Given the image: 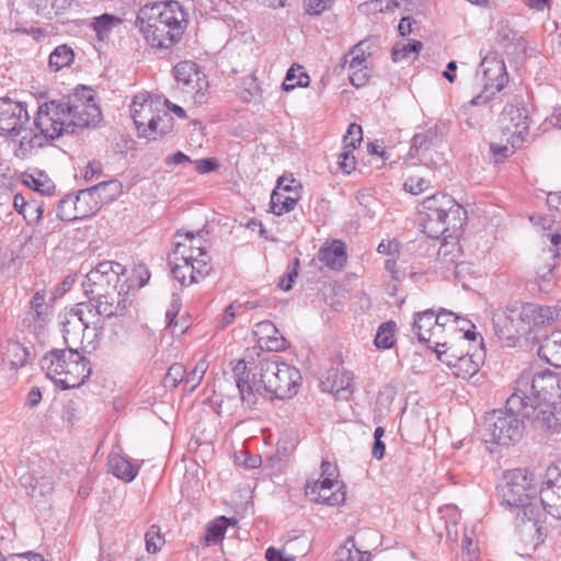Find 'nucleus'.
Wrapping results in <instances>:
<instances>
[{
  "instance_id": "6",
  "label": "nucleus",
  "mask_w": 561,
  "mask_h": 561,
  "mask_svg": "<svg viewBox=\"0 0 561 561\" xmlns=\"http://www.w3.org/2000/svg\"><path fill=\"white\" fill-rule=\"evenodd\" d=\"M523 408L508 405V399L504 409L489 413L484 422L485 443L490 444L491 453L497 447L510 446L518 443L524 433Z\"/></svg>"
},
{
  "instance_id": "9",
  "label": "nucleus",
  "mask_w": 561,
  "mask_h": 561,
  "mask_svg": "<svg viewBox=\"0 0 561 561\" xmlns=\"http://www.w3.org/2000/svg\"><path fill=\"white\" fill-rule=\"evenodd\" d=\"M499 124L507 142H512L513 146H522L529 134V110L523 101L514 99L504 105Z\"/></svg>"
},
{
  "instance_id": "32",
  "label": "nucleus",
  "mask_w": 561,
  "mask_h": 561,
  "mask_svg": "<svg viewBox=\"0 0 561 561\" xmlns=\"http://www.w3.org/2000/svg\"><path fill=\"white\" fill-rule=\"evenodd\" d=\"M524 313H526L525 304L517 301L507 306L506 311L504 312L508 320H514L512 324L520 336L527 335L531 332L529 320L524 317Z\"/></svg>"
},
{
  "instance_id": "21",
  "label": "nucleus",
  "mask_w": 561,
  "mask_h": 561,
  "mask_svg": "<svg viewBox=\"0 0 561 561\" xmlns=\"http://www.w3.org/2000/svg\"><path fill=\"white\" fill-rule=\"evenodd\" d=\"M558 257L559 252L557 249L543 250L538 256V262L535 268L538 286L541 291H549L553 286L552 273L557 266Z\"/></svg>"
},
{
  "instance_id": "8",
  "label": "nucleus",
  "mask_w": 561,
  "mask_h": 561,
  "mask_svg": "<svg viewBox=\"0 0 561 561\" xmlns=\"http://www.w3.org/2000/svg\"><path fill=\"white\" fill-rule=\"evenodd\" d=\"M501 504L523 511L525 507H535L533 499L536 494L534 476L526 468H516L503 473L496 486Z\"/></svg>"
},
{
  "instance_id": "57",
  "label": "nucleus",
  "mask_w": 561,
  "mask_h": 561,
  "mask_svg": "<svg viewBox=\"0 0 561 561\" xmlns=\"http://www.w3.org/2000/svg\"><path fill=\"white\" fill-rule=\"evenodd\" d=\"M435 320H437V325L440 328L448 332L456 333V324L459 323V317L454 312L443 310L439 313H435Z\"/></svg>"
},
{
  "instance_id": "1",
  "label": "nucleus",
  "mask_w": 561,
  "mask_h": 561,
  "mask_svg": "<svg viewBox=\"0 0 561 561\" xmlns=\"http://www.w3.org/2000/svg\"><path fill=\"white\" fill-rule=\"evenodd\" d=\"M255 369L249 370L244 359H238L232 367L241 401L248 408L254 407L260 397L284 400L297 393L300 371L280 362L278 355L260 360Z\"/></svg>"
},
{
  "instance_id": "34",
  "label": "nucleus",
  "mask_w": 561,
  "mask_h": 561,
  "mask_svg": "<svg viewBox=\"0 0 561 561\" xmlns=\"http://www.w3.org/2000/svg\"><path fill=\"white\" fill-rule=\"evenodd\" d=\"M476 355L469 351L461 352V356L458 360L454 375L458 378L470 379L473 377L480 368V359L474 358Z\"/></svg>"
},
{
  "instance_id": "17",
  "label": "nucleus",
  "mask_w": 561,
  "mask_h": 561,
  "mask_svg": "<svg viewBox=\"0 0 561 561\" xmlns=\"http://www.w3.org/2000/svg\"><path fill=\"white\" fill-rule=\"evenodd\" d=\"M171 273L173 277L182 285L190 286L204 279L211 271L210 261L206 259L197 260H172Z\"/></svg>"
},
{
  "instance_id": "50",
  "label": "nucleus",
  "mask_w": 561,
  "mask_h": 561,
  "mask_svg": "<svg viewBox=\"0 0 561 561\" xmlns=\"http://www.w3.org/2000/svg\"><path fill=\"white\" fill-rule=\"evenodd\" d=\"M185 367L180 363L171 365L165 374L164 383L167 387H178L180 382L185 385Z\"/></svg>"
},
{
  "instance_id": "28",
  "label": "nucleus",
  "mask_w": 561,
  "mask_h": 561,
  "mask_svg": "<svg viewBox=\"0 0 561 561\" xmlns=\"http://www.w3.org/2000/svg\"><path fill=\"white\" fill-rule=\"evenodd\" d=\"M514 320H508L504 313L494 317V332L504 346H515L520 337L517 330L512 324Z\"/></svg>"
},
{
  "instance_id": "29",
  "label": "nucleus",
  "mask_w": 561,
  "mask_h": 561,
  "mask_svg": "<svg viewBox=\"0 0 561 561\" xmlns=\"http://www.w3.org/2000/svg\"><path fill=\"white\" fill-rule=\"evenodd\" d=\"M370 557L369 551L358 549L355 539L348 537L335 551L333 561H369Z\"/></svg>"
},
{
  "instance_id": "15",
  "label": "nucleus",
  "mask_w": 561,
  "mask_h": 561,
  "mask_svg": "<svg viewBox=\"0 0 561 561\" xmlns=\"http://www.w3.org/2000/svg\"><path fill=\"white\" fill-rule=\"evenodd\" d=\"M30 121L26 106L9 98L0 99V135L18 136Z\"/></svg>"
},
{
  "instance_id": "20",
  "label": "nucleus",
  "mask_w": 561,
  "mask_h": 561,
  "mask_svg": "<svg viewBox=\"0 0 561 561\" xmlns=\"http://www.w3.org/2000/svg\"><path fill=\"white\" fill-rule=\"evenodd\" d=\"M538 512L535 507H525L523 511H517L516 529L522 541L528 545L537 546L542 541L541 527L538 524Z\"/></svg>"
},
{
  "instance_id": "37",
  "label": "nucleus",
  "mask_w": 561,
  "mask_h": 561,
  "mask_svg": "<svg viewBox=\"0 0 561 561\" xmlns=\"http://www.w3.org/2000/svg\"><path fill=\"white\" fill-rule=\"evenodd\" d=\"M298 202V196H288L285 193L274 190L271 195L270 207L273 214L280 216L293 210Z\"/></svg>"
},
{
  "instance_id": "47",
  "label": "nucleus",
  "mask_w": 561,
  "mask_h": 561,
  "mask_svg": "<svg viewBox=\"0 0 561 561\" xmlns=\"http://www.w3.org/2000/svg\"><path fill=\"white\" fill-rule=\"evenodd\" d=\"M422 43L420 41H412L408 44H397L393 46L391 55L392 60L394 62L407 59L411 56V54H419L422 48Z\"/></svg>"
},
{
  "instance_id": "2",
  "label": "nucleus",
  "mask_w": 561,
  "mask_h": 561,
  "mask_svg": "<svg viewBox=\"0 0 561 561\" xmlns=\"http://www.w3.org/2000/svg\"><path fill=\"white\" fill-rule=\"evenodd\" d=\"M102 118L93 90L78 87L73 93L39 105L34 126L45 139H57L64 134L96 126Z\"/></svg>"
},
{
  "instance_id": "26",
  "label": "nucleus",
  "mask_w": 561,
  "mask_h": 561,
  "mask_svg": "<svg viewBox=\"0 0 561 561\" xmlns=\"http://www.w3.org/2000/svg\"><path fill=\"white\" fill-rule=\"evenodd\" d=\"M107 467L108 471L113 473V476L125 482H131L139 470L137 465L133 463L128 458L117 454L110 455Z\"/></svg>"
},
{
  "instance_id": "14",
  "label": "nucleus",
  "mask_w": 561,
  "mask_h": 561,
  "mask_svg": "<svg viewBox=\"0 0 561 561\" xmlns=\"http://www.w3.org/2000/svg\"><path fill=\"white\" fill-rule=\"evenodd\" d=\"M162 107L159 99H153L149 93L142 92L134 96L130 105V115L139 135L148 136L149 129H154V116Z\"/></svg>"
},
{
  "instance_id": "51",
  "label": "nucleus",
  "mask_w": 561,
  "mask_h": 561,
  "mask_svg": "<svg viewBox=\"0 0 561 561\" xmlns=\"http://www.w3.org/2000/svg\"><path fill=\"white\" fill-rule=\"evenodd\" d=\"M365 46V44H356L347 55L344 57V66L347 65L348 69L355 68H364L366 67V57L360 49Z\"/></svg>"
},
{
  "instance_id": "35",
  "label": "nucleus",
  "mask_w": 561,
  "mask_h": 561,
  "mask_svg": "<svg viewBox=\"0 0 561 561\" xmlns=\"http://www.w3.org/2000/svg\"><path fill=\"white\" fill-rule=\"evenodd\" d=\"M28 355V351L23 344L16 341L9 342L4 354V360L11 368L18 369L27 363Z\"/></svg>"
},
{
  "instance_id": "55",
  "label": "nucleus",
  "mask_w": 561,
  "mask_h": 561,
  "mask_svg": "<svg viewBox=\"0 0 561 561\" xmlns=\"http://www.w3.org/2000/svg\"><path fill=\"white\" fill-rule=\"evenodd\" d=\"M363 140L362 127L357 124H351L347 128V133L344 136V148L355 149Z\"/></svg>"
},
{
  "instance_id": "58",
  "label": "nucleus",
  "mask_w": 561,
  "mask_h": 561,
  "mask_svg": "<svg viewBox=\"0 0 561 561\" xmlns=\"http://www.w3.org/2000/svg\"><path fill=\"white\" fill-rule=\"evenodd\" d=\"M403 186L407 192L417 195L430 187V181L419 175H411L405 180Z\"/></svg>"
},
{
  "instance_id": "11",
  "label": "nucleus",
  "mask_w": 561,
  "mask_h": 561,
  "mask_svg": "<svg viewBox=\"0 0 561 561\" xmlns=\"http://www.w3.org/2000/svg\"><path fill=\"white\" fill-rule=\"evenodd\" d=\"M103 205L92 186L79 191L76 198L65 197L59 201L57 216L65 221L83 219L95 214Z\"/></svg>"
},
{
  "instance_id": "63",
  "label": "nucleus",
  "mask_w": 561,
  "mask_h": 561,
  "mask_svg": "<svg viewBox=\"0 0 561 561\" xmlns=\"http://www.w3.org/2000/svg\"><path fill=\"white\" fill-rule=\"evenodd\" d=\"M470 327H473L470 321L459 318V323L456 324V333L459 343L467 344V341L474 340L476 335L470 331Z\"/></svg>"
},
{
  "instance_id": "60",
  "label": "nucleus",
  "mask_w": 561,
  "mask_h": 561,
  "mask_svg": "<svg viewBox=\"0 0 561 561\" xmlns=\"http://www.w3.org/2000/svg\"><path fill=\"white\" fill-rule=\"evenodd\" d=\"M542 486L561 488V467L551 463L546 469Z\"/></svg>"
},
{
  "instance_id": "24",
  "label": "nucleus",
  "mask_w": 561,
  "mask_h": 561,
  "mask_svg": "<svg viewBox=\"0 0 561 561\" xmlns=\"http://www.w3.org/2000/svg\"><path fill=\"white\" fill-rule=\"evenodd\" d=\"M173 75L178 83H181L186 91L198 92L201 87V73L197 65L193 61H181L173 68Z\"/></svg>"
},
{
  "instance_id": "48",
  "label": "nucleus",
  "mask_w": 561,
  "mask_h": 561,
  "mask_svg": "<svg viewBox=\"0 0 561 561\" xmlns=\"http://www.w3.org/2000/svg\"><path fill=\"white\" fill-rule=\"evenodd\" d=\"M456 351L457 345L453 342L439 350H436L437 358L442 363L446 364L453 370V373L455 371L458 360L461 356V354H456Z\"/></svg>"
},
{
  "instance_id": "39",
  "label": "nucleus",
  "mask_w": 561,
  "mask_h": 561,
  "mask_svg": "<svg viewBox=\"0 0 561 561\" xmlns=\"http://www.w3.org/2000/svg\"><path fill=\"white\" fill-rule=\"evenodd\" d=\"M449 334L453 333L436 325L428 334L424 332L419 333V341L427 344L430 348L434 347L436 351L451 343V340L447 337Z\"/></svg>"
},
{
  "instance_id": "54",
  "label": "nucleus",
  "mask_w": 561,
  "mask_h": 561,
  "mask_svg": "<svg viewBox=\"0 0 561 561\" xmlns=\"http://www.w3.org/2000/svg\"><path fill=\"white\" fill-rule=\"evenodd\" d=\"M14 207L18 209L19 213L23 214L24 217H26L27 213H36V219H39L43 214V207L42 205L37 204L36 202H25L24 197L21 195L14 196Z\"/></svg>"
},
{
  "instance_id": "4",
  "label": "nucleus",
  "mask_w": 561,
  "mask_h": 561,
  "mask_svg": "<svg viewBox=\"0 0 561 561\" xmlns=\"http://www.w3.org/2000/svg\"><path fill=\"white\" fill-rule=\"evenodd\" d=\"M423 232L431 239H458L467 220V210L447 194H434L422 203Z\"/></svg>"
},
{
  "instance_id": "18",
  "label": "nucleus",
  "mask_w": 561,
  "mask_h": 561,
  "mask_svg": "<svg viewBox=\"0 0 561 561\" xmlns=\"http://www.w3.org/2000/svg\"><path fill=\"white\" fill-rule=\"evenodd\" d=\"M91 300L95 301L98 312L104 318L122 316L130 304L129 286L122 283L118 287L107 290L102 296H96Z\"/></svg>"
},
{
  "instance_id": "7",
  "label": "nucleus",
  "mask_w": 561,
  "mask_h": 561,
  "mask_svg": "<svg viewBox=\"0 0 561 561\" xmlns=\"http://www.w3.org/2000/svg\"><path fill=\"white\" fill-rule=\"evenodd\" d=\"M558 382L557 376L548 369L526 368L515 382L514 392L508 397V405L522 408L525 403L547 400Z\"/></svg>"
},
{
  "instance_id": "42",
  "label": "nucleus",
  "mask_w": 561,
  "mask_h": 561,
  "mask_svg": "<svg viewBox=\"0 0 561 561\" xmlns=\"http://www.w3.org/2000/svg\"><path fill=\"white\" fill-rule=\"evenodd\" d=\"M396 323L393 321L383 322L379 325L375 336L377 348L389 350L394 344Z\"/></svg>"
},
{
  "instance_id": "62",
  "label": "nucleus",
  "mask_w": 561,
  "mask_h": 561,
  "mask_svg": "<svg viewBox=\"0 0 561 561\" xmlns=\"http://www.w3.org/2000/svg\"><path fill=\"white\" fill-rule=\"evenodd\" d=\"M241 304L233 301L230 304L217 319V328L220 330L226 329L236 319V310L240 308Z\"/></svg>"
},
{
  "instance_id": "59",
  "label": "nucleus",
  "mask_w": 561,
  "mask_h": 561,
  "mask_svg": "<svg viewBox=\"0 0 561 561\" xmlns=\"http://www.w3.org/2000/svg\"><path fill=\"white\" fill-rule=\"evenodd\" d=\"M42 145V139L38 135H34L31 138L23 136L20 140L18 149L15 150V156L19 158H26L33 148Z\"/></svg>"
},
{
  "instance_id": "23",
  "label": "nucleus",
  "mask_w": 561,
  "mask_h": 561,
  "mask_svg": "<svg viewBox=\"0 0 561 561\" xmlns=\"http://www.w3.org/2000/svg\"><path fill=\"white\" fill-rule=\"evenodd\" d=\"M253 334L256 336L259 346L268 352H277L285 346V339L274 323L268 320L256 323Z\"/></svg>"
},
{
  "instance_id": "36",
  "label": "nucleus",
  "mask_w": 561,
  "mask_h": 561,
  "mask_svg": "<svg viewBox=\"0 0 561 561\" xmlns=\"http://www.w3.org/2000/svg\"><path fill=\"white\" fill-rule=\"evenodd\" d=\"M103 204L110 203L123 193V184L118 180H110L92 186Z\"/></svg>"
},
{
  "instance_id": "41",
  "label": "nucleus",
  "mask_w": 561,
  "mask_h": 561,
  "mask_svg": "<svg viewBox=\"0 0 561 561\" xmlns=\"http://www.w3.org/2000/svg\"><path fill=\"white\" fill-rule=\"evenodd\" d=\"M309 76L302 71L301 66H291L286 73L285 80L283 82V89L285 91H291L297 87L305 88L309 84Z\"/></svg>"
},
{
  "instance_id": "22",
  "label": "nucleus",
  "mask_w": 561,
  "mask_h": 561,
  "mask_svg": "<svg viewBox=\"0 0 561 561\" xmlns=\"http://www.w3.org/2000/svg\"><path fill=\"white\" fill-rule=\"evenodd\" d=\"M318 260L330 270H342L347 262L345 243L337 239L324 242L318 252Z\"/></svg>"
},
{
  "instance_id": "52",
  "label": "nucleus",
  "mask_w": 561,
  "mask_h": 561,
  "mask_svg": "<svg viewBox=\"0 0 561 561\" xmlns=\"http://www.w3.org/2000/svg\"><path fill=\"white\" fill-rule=\"evenodd\" d=\"M25 182L30 187H33L36 192L44 195H50L55 190L53 181L43 174H39L37 178L31 175L30 180H26Z\"/></svg>"
},
{
  "instance_id": "3",
  "label": "nucleus",
  "mask_w": 561,
  "mask_h": 561,
  "mask_svg": "<svg viewBox=\"0 0 561 561\" xmlns=\"http://www.w3.org/2000/svg\"><path fill=\"white\" fill-rule=\"evenodd\" d=\"M188 23V14L179 1L148 2L139 8L135 26L154 49H170L178 44Z\"/></svg>"
},
{
  "instance_id": "44",
  "label": "nucleus",
  "mask_w": 561,
  "mask_h": 561,
  "mask_svg": "<svg viewBox=\"0 0 561 561\" xmlns=\"http://www.w3.org/2000/svg\"><path fill=\"white\" fill-rule=\"evenodd\" d=\"M173 125L174 121L171 114L165 108L161 107L157 116H154V129H149L147 137L167 135L172 131Z\"/></svg>"
},
{
  "instance_id": "16",
  "label": "nucleus",
  "mask_w": 561,
  "mask_h": 561,
  "mask_svg": "<svg viewBox=\"0 0 561 561\" xmlns=\"http://www.w3.org/2000/svg\"><path fill=\"white\" fill-rule=\"evenodd\" d=\"M344 483L333 478L307 483L306 495L316 503L339 506L345 502Z\"/></svg>"
},
{
  "instance_id": "45",
  "label": "nucleus",
  "mask_w": 561,
  "mask_h": 561,
  "mask_svg": "<svg viewBox=\"0 0 561 561\" xmlns=\"http://www.w3.org/2000/svg\"><path fill=\"white\" fill-rule=\"evenodd\" d=\"M16 474H19V481L27 494L34 496L37 489L42 486L44 477H38L35 472L27 471L24 466L18 468Z\"/></svg>"
},
{
  "instance_id": "56",
  "label": "nucleus",
  "mask_w": 561,
  "mask_h": 561,
  "mask_svg": "<svg viewBox=\"0 0 561 561\" xmlns=\"http://www.w3.org/2000/svg\"><path fill=\"white\" fill-rule=\"evenodd\" d=\"M435 136L432 129L415 134L412 139L411 151L415 150L419 152L420 150H426L435 139Z\"/></svg>"
},
{
  "instance_id": "30",
  "label": "nucleus",
  "mask_w": 561,
  "mask_h": 561,
  "mask_svg": "<svg viewBox=\"0 0 561 561\" xmlns=\"http://www.w3.org/2000/svg\"><path fill=\"white\" fill-rule=\"evenodd\" d=\"M540 502L549 515L561 519V488L542 486Z\"/></svg>"
},
{
  "instance_id": "10",
  "label": "nucleus",
  "mask_w": 561,
  "mask_h": 561,
  "mask_svg": "<svg viewBox=\"0 0 561 561\" xmlns=\"http://www.w3.org/2000/svg\"><path fill=\"white\" fill-rule=\"evenodd\" d=\"M125 267L117 262L104 261L99 263L87 274L85 280L82 283L85 295L92 299L118 287L122 284L121 276L125 274Z\"/></svg>"
},
{
  "instance_id": "43",
  "label": "nucleus",
  "mask_w": 561,
  "mask_h": 561,
  "mask_svg": "<svg viewBox=\"0 0 561 561\" xmlns=\"http://www.w3.org/2000/svg\"><path fill=\"white\" fill-rule=\"evenodd\" d=\"M122 23V19L113 14L104 13L94 18L92 27L95 31L99 39H103L108 35L110 31Z\"/></svg>"
},
{
  "instance_id": "49",
  "label": "nucleus",
  "mask_w": 561,
  "mask_h": 561,
  "mask_svg": "<svg viewBox=\"0 0 561 561\" xmlns=\"http://www.w3.org/2000/svg\"><path fill=\"white\" fill-rule=\"evenodd\" d=\"M206 371V364L205 362L201 360L195 365V367L188 373H185V389L190 392L194 391L196 387L201 383L203 380V377Z\"/></svg>"
},
{
  "instance_id": "53",
  "label": "nucleus",
  "mask_w": 561,
  "mask_h": 561,
  "mask_svg": "<svg viewBox=\"0 0 561 561\" xmlns=\"http://www.w3.org/2000/svg\"><path fill=\"white\" fill-rule=\"evenodd\" d=\"M146 549L150 553H156L160 550V546L163 542L161 538L160 527L152 525L145 535Z\"/></svg>"
},
{
  "instance_id": "40",
  "label": "nucleus",
  "mask_w": 561,
  "mask_h": 561,
  "mask_svg": "<svg viewBox=\"0 0 561 561\" xmlns=\"http://www.w3.org/2000/svg\"><path fill=\"white\" fill-rule=\"evenodd\" d=\"M192 241L188 236L178 231L174 236V250L171 257L172 260H197L196 255H192Z\"/></svg>"
},
{
  "instance_id": "46",
  "label": "nucleus",
  "mask_w": 561,
  "mask_h": 561,
  "mask_svg": "<svg viewBox=\"0 0 561 561\" xmlns=\"http://www.w3.org/2000/svg\"><path fill=\"white\" fill-rule=\"evenodd\" d=\"M436 325L437 320H435V312L428 309L415 314L413 332L419 337V333L424 332L425 334H428Z\"/></svg>"
},
{
  "instance_id": "27",
  "label": "nucleus",
  "mask_w": 561,
  "mask_h": 561,
  "mask_svg": "<svg viewBox=\"0 0 561 561\" xmlns=\"http://www.w3.org/2000/svg\"><path fill=\"white\" fill-rule=\"evenodd\" d=\"M538 355L549 365L561 367V332L547 336L539 346Z\"/></svg>"
},
{
  "instance_id": "5",
  "label": "nucleus",
  "mask_w": 561,
  "mask_h": 561,
  "mask_svg": "<svg viewBox=\"0 0 561 561\" xmlns=\"http://www.w3.org/2000/svg\"><path fill=\"white\" fill-rule=\"evenodd\" d=\"M42 368L62 389L80 387L90 376L89 360L77 350H51L41 360Z\"/></svg>"
},
{
  "instance_id": "31",
  "label": "nucleus",
  "mask_w": 561,
  "mask_h": 561,
  "mask_svg": "<svg viewBox=\"0 0 561 561\" xmlns=\"http://www.w3.org/2000/svg\"><path fill=\"white\" fill-rule=\"evenodd\" d=\"M73 0H33L36 12L44 19L53 20L67 11Z\"/></svg>"
},
{
  "instance_id": "38",
  "label": "nucleus",
  "mask_w": 561,
  "mask_h": 561,
  "mask_svg": "<svg viewBox=\"0 0 561 561\" xmlns=\"http://www.w3.org/2000/svg\"><path fill=\"white\" fill-rule=\"evenodd\" d=\"M333 377V385L329 391L337 398L347 399L354 391L353 374L343 371L340 376L334 374Z\"/></svg>"
},
{
  "instance_id": "61",
  "label": "nucleus",
  "mask_w": 561,
  "mask_h": 561,
  "mask_svg": "<svg viewBox=\"0 0 561 561\" xmlns=\"http://www.w3.org/2000/svg\"><path fill=\"white\" fill-rule=\"evenodd\" d=\"M337 163L340 170L345 174H350L353 170H355L356 160L353 156V149L343 147V151L337 157Z\"/></svg>"
},
{
  "instance_id": "19",
  "label": "nucleus",
  "mask_w": 561,
  "mask_h": 561,
  "mask_svg": "<svg viewBox=\"0 0 561 561\" xmlns=\"http://www.w3.org/2000/svg\"><path fill=\"white\" fill-rule=\"evenodd\" d=\"M483 75V85L486 90L496 93L503 90L508 82V73L502 56L497 53L488 54L480 64Z\"/></svg>"
},
{
  "instance_id": "13",
  "label": "nucleus",
  "mask_w": 561,
  "mask_h": 561,
  "mask_svg": "<svg viewBox=\"0 0 561 561\" xmlns=\"http://www.w3.org/2000/svg\"><path fill=\"white\" fill-rule=\"evenodd\" d=\"M69 318L64 322V339L68 343V335L70 334V327H83L85 331L92 329L93 336L98 337L103 329L101 317L103 314L98 312L95 301L89 297L88 302H81L71 308L68 312Z\"/></svg>"
},
{
  "instance_id": "12",
  "label": "nucleus",
  "mask_w": 561,
  "mask_h": 561,
  "mask_svg": "<svg viewBox=\"0 0 561 561\" xmlns=\"http://www.w3.org/2000/svg\"><path fill=\"white\" fill-rule=\"evenodd\" d=\"M523 417L531 421L533 425L542 431L559 433L561 430V408L549 400L523 404Z\"/></svg>"
},
{
  "instance_id": "25",
  "label": "nucleus",
  "mask_w": 561,
  "mask_h": 561,
  "mask_svg": "<svg viewBox=\"0 0 561 561\" xmlns=\"http://www.w3.org/2000/svg\"><path fill=\"white\" fill-rule=\"evenodd\" d=\"M526 317L529 320L531 331L535 328L550 324L559 317V310L556 307L542 306L533 302H525Z\"/></svg>"
},
{
  "instance_id": "33",
  "label": "nucleus",
  "mask_w": 561,
  "mask_h": 561,
  "mask_svg": "<svg viewBox=\"0 0 561 561\" xmlns=\"http://www.w3.org/2000/svg\"><path fill=\"white\" fill-rule=\"evenodd\" d=\"M75 59L72 48L66 44L57 46L49 55L48 67L51 71H59L71 65Z\"/></svg>"
},
{
  "instance_id": "64",
  "label": "nucleus",
  "mask_w": 561,
  "mask_h": 561,
  "mask_svg": "<svg viewBox=\"0 0 561 561\" xmlns=\"http://www.w3.org/2000/svg\"><path fill=\"white\" fill-rule=\"evenodd\" d=\"M332 0H304V8L307 13L319 15L331 7Z\"/></svg>"
}]
</instances>
